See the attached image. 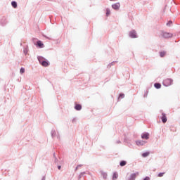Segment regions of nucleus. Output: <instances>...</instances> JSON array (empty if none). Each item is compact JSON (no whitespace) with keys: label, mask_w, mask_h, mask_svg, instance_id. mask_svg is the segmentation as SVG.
<instances>
[{"label":"nucleus","mask_w":180,"mask_h":180,"mask_svg":"<svg viewBox=\"0 0 180 180\" xmlns=\"http://www.w3.org/2000/svg\"><path fill=\"white\" fill-rule=\"evenodd\" d=\"M160 34L162 37H164L165 39H169V37H172V34L169 32H165L164 31H162Z\"/></svg>","instance_id":"nucleus-1"},{"label":"nucleus","mask_w":180,"mask_h":180,"mask_svg":"<svg viewBox=\"0 0 180 180\" xmlns=\"http://www.w3.org/2000/svg\"><path fill=\"white\" fill-rule=\"evenodd\" d=\"M40 64L41 65L42 67H49V62L46 61V60H42L41 61V58H38Z\"/></svg>","instance_id":"nucleus-2"},{"label":"nucleus","mask_w":180,"mask_h":180,"mask_svg":"<svg viewBox=\"0 0 180 180\" xmlns=\"http://www.w3.org/2000/svg\"><path fill=\"white\" fill-rule=\"evenodd\" d=\"M112 9H115V11H119L120 9V3H115L112 5Z\"/></svg>","instance_id":"nucleus-3"},{"label":"nucleus","mask_w":180,"mask_h":180,"mask_svg":"<svg viewBox=\"0 0 180 180\" xmlns=\"http://www.w3.org/2000/svg\"><path fill=\"white\" fill-rule=\"evenodd\" d=\"M163 84L166 86H168L169 85H171V84H172V80H171V79H166L164 80Z\"/></svg>","instance_id":"nucleus-4"},{"label":"nucleus","mask_w":180,"mask_h":180,"mask_svg":"<svg viewBox=\"0 0 180 180\" xmlns=\"http://www.w3.org/2000/svg\"><path fill=\"white\" fill-rule=\"evenodd\" d=\"M129 36L131 39H136V37H137V34L136 33V31H131L129 32Z\"/></svg>","instance_id":"nucleus-5"},{"label":"nucleus","mask_w":180,"mask_h":180,"mask_svg":"<svg viewBox=\"0 0 180 180\" xmlns=\"http://www.w3.org/2000/svg\"><path fill=\"white\" fill-rule=\"evenodd\" d=\"M141 138L145 140H148V139H150V134L148 133L142 134Z\"/></svg>","instance_id":"nucleus-6"},{"label":"nucleus","mask_w":180,"mask_h":180,"mask_svg":"<svg viewBox=\"0 0 180 180\" xmlns=\"http://www.w3.org/2000/svg\"><path fill=\"white\" fill-rule=\"evenodd\" d=\"M167 115H165V113H162V123H167Z\"/></svg>","instance_id":"nucleus-7"},{"label":"nucleus","mask_w":180,"mask_h":180,"mask_svg":"<svg viewBox=\"0 0 180 180\" xmlns=\"http://www.w3.org/2000/svg\"><path fill=\"white\" fill-rule=\"evenodd\" d=\"M137 175H139V173H134V174H131L130 178H129V180L136 179V177L137 176Z\"/></svg>","instance_id":"nucleus-8"},{"label":"nucleus","mask_w":180,"mask_h":180,"mask_svg":"<svg viewBox=\"0 0 180 180\" xmlns=\"http://www.w3.org/2000/svg\"><path fill=\"white\" fill-rule=\"evenodd\" d=\"M75 109L76 110H81V109H82V105H81L80 104H76L75 106Z\"/></svg>","instance_id":"nucleus-9"},{"label":"nucleus","mask_w":180,"mask_h":180,"mask_svg":"<svg viewBox=\"0 0 180 180\" xmlns=\"http://www.w3.org/2000/svg\"><path fill=\"white\" fill-rule=\"evenodd\" d=\"M37 46H39L40 49H43V47H44V44H43V42H41V41H37Z\"/></svg>","instance_id":"nucleus-10"},{"label":"nucleus","mask_w":180,"mask_h":180,"mask_svg":"<svg viewBox=\"0 0 180 180\" xmlns=\"http://www.w3.org/2000/svg\"><path fill=\"white\" fill-rule=\"evenodd\" d=\"M137 146H144L146 144V141H136Z\"/></svg>","instance_id":"nucleus-11"},{"label":"nucleus","mask_w":180,"mask_h":180,"mask_svg":"<svg viewBox=\"0 0 180 180\" xmlns=\"http://www.w3.org/2000/svg\"><path fill=\"white\" fill-rule=\"evenodd\" d=\"M154 86H155V88H156V89H160V88H161V84H160V83H155V84H154Z\"/></svg>","instance_id":"nucleus-12"},{"label":"nucleus","mask_w":180,"mask_h":180,"mask_svg":"<svg viewBox=\"0 0 180 180\" xmlns=\"http://www.w3.org/2000/svg\"><path fill=\"white\" fill-rule=\"evenodd\" d=\"M11 5L13 8H18V3H16V1H12Z\"/></svg>","instance_id":"nucleus-13"},{"label":"nucleus","mask_w":180,"mask_h":180,"mask_svg":"<svg viewBox=\"0 0 180 180\" xmlns=\"http://www.w3.org/2000/svg\"><path fill=\"white\" fill-rule=\"evenodd\" d=\"M126 164H127V162L124 160H122L120 162V167H124V165H126Z\"/></svg>","instance_id":"nucleus-14"},{"label":"nucleus","mask_w":180,"mask_h":180,"mask_svg":"<svg viewBox=\"0 0 180 180\" xmlns=\"http://www.w3.org/2000/svg\"><path fill=\"white\" fill-rule=\"evenodd\" d=\"M148 155H150V152H146L142 154V157H148Z\"/></svg>","instance_id":"nucleus-15"},{"label":"nucleus","mask_w":180,"mask_h":180,"mask_svg":"<svg viewBox=\"0 0 180 180\" xmlns=\"http://www.w3.org/2000/svg\"><path fill=\"white\" fill-rule=\"evenodd\" d=\"M117 176H119L117 174V173H114L113 176H112V179L113 180L117 179Z\"/></svg>","instance_id":"nucleus-16"},{"label":"nucleus","mask_w":180,"mask_h":180,"mask_svg":"<svg viewBox=\"0 0 180 180\" xmlns=\"http://www.w3.org/2000/svg\"><path fill=\"white\" fill-rule=\"evenodd\" d=\"M165 54H167L165 51H162L160 53V57H165Z\"/></svg>","instance_id":"nucleus-17"},{"label":"nucleus","mask_w":180,"mask_h":180,"mask_svg":"<svg viewBox=\"0 0 180 180\" xmlns=\"http://www.w3.org/2000/svg\"><path fill=\"white\" fill-rule=\"evenodd\" d=\"M110 15V10L109 8L106 9V16H109Z\"/></svg>","instance_id":"nucleus-18"},{"label":"nucleus","mask_w":180,"mask_h":180,"mask_svg":"<svg viewBox=\"0 0 180 180\" xmlns=\"http://www.w3.org/2000/svg\"><path fill=\"white\" fill-rule=\"evenodd\" d=\"M165 174V173H164V172L163 173H159L158 176H159V178H161L162 176H164Z\"/></svg>","instance_id":"nucleus-19"},{"label":"nucleus","mask_w":180,"mask_h":180,"mask_svg":"<svg viewBox=\"0 0 180 180\" xmlns=\"http://www.w3.org/2000/svg\"><path fill=\"white\" fill-rule=\"evenodd\" d=\"M20 74H24L25 72V68H22L20 70Z\"/></svg>","instance_id":"nucleus-20"},{"label":"nucleus","mask_w":180,"mask_h":180,"mask_svg":"<svg viewBox=\"0 0 180 180\" xmlns=\"http://www.w3.org/2000/svg\"><path fill=\"white\" fill-rule=\"evenodd\" d=\"M124 98V94H120L119 96V99H123Z\"/></svg>","instance_id":"nucleus-21"},{"label":"nucleus","mask_w":180,"mask_h":180,"mask_svg":"<svg viewBox=\"0 0 180 180\" xmlns=\"http://www.w3.org/2000/svg\"><path fill=\"white\" fill-rule=\"evenodd\" d=\"M171 25H172V21H169V22L167 23V26H171Z\"/></svg>","instance_id":"nucleus-22"},{"label":"nucleus","mask_w":180,"mask_h":180,"mask_svg":"<svg viewBox=\"0 0 180 180\" xmlns=\"http://www.w3.org/2000/svg\"><path fill=\"white\" fill-rule=\"evenodd\" d=\"M143 180H150V177H146Z\"/></svg>","instance_id":"nucleus-23"},{"label":"nucleus","mask_w":180,"mask_h":180,"mask_svg":"<svg viewBox=\"0 0 180 180\" xmlns=\"http://www.w3.org/2000/svg\"><path fill=\"white\" fill-rule=\"evenodd\" d=\"M58 169H61V166L58 167Z\"/></svg>","instance_id":"nucleus-24"}]
</instances>
